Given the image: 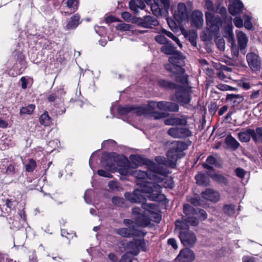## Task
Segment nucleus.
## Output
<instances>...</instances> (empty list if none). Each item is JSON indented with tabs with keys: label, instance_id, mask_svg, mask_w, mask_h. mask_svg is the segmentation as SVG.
Wrapping results in <instances>:
<instances>
[{
	"label": "nucleus",
	"instance_id": "nucleus-48",
	"mask_svg": "<svg viewBox=\"0 0 262 262\" xmlns=\"http://www.w3.org/2000/svg\"><path fill=\"white\" fill-rule=\"evenodd\" d=\"M162 179V178H161ZM153 183H155L157 184L159 183H163L162 184V186L165 188H172L173 187V183L172 182L171 179H167V178H162V181L159 182H157L156 181H154Z\"/></svg>",
	"mask_w": 262,
	"mask_h": 262
},
{
	"label": "nucleus",
	"instance_id": "nucleus-11",
	"mask_svg": "<svg viewBox=\"0 0 262 262\" xmlns=\"http://www.w3.org/2000/svg\"><path fill=\"white\" fill-rule=\"evenodd\" d=\"M115 167H119L118 171L121 175L127 176L131 169V163L125 156L117 154Z\"/></svg>",
	"mask_w": 262,
	"mask_h": 262
},
{
	"label": "nucleus",
	"instance_id": "nucleus-26",
	"mask_svg": "<svg viewBox=\"0 0 262 262\" xmlns=\"http://www.w3.org/2000/svg\"><path fill=\"white\" fill-rule=\"evenodd\" d=\"M66 92L63 88H60L55 90L47 97V100L49 102H53L57 100H60L64 95Z\"/></svg>",
	"mask_w": 262,
	"mask_h": 262
},
{
	"label": "nucleus",
	"instance_id": "nucleus-15",
	"mask_svg": "<svg viewBox=\"0 0 262 262\" xmlns=\"http://www.w3.org/2000/svg\"><path fill=\"white\" fill-rule=\"evenodd\" d=\"M171 11L173 14L174 19L167 18V21L168 26L172 30L176 29L178 26H180V3L177 5V10H174L173 6L171 7Z\"/></svg>",
	"mask_w": 262,
	"mask_h": 262
},
{
	"label": "nucleus",
	"instance_id": "nucleus-54",
	"mask_svg": "<svg viewBox=\"0 0 262 262\" xmlns=\"http://www.w3.org/2000/svg\"><path fill=\"white\" fill-rule=\"evenodd\" d=\"M155 39L156 42L161 45H165L168 42L169 40L166 38L164 36L162 35H158L155 36Z\"/></svg>",
	"mask_w": 262,
	"mask_h": 262
},
{
	"label": "nucleus",
	"instance_id": "nucleus-3",
	"mask_svg": "<svg viewBox=\"0 0 262 262\" xmlns=\"http://www.w3.org/2000/svg\"><path fill=\"white\" fill-rule=\"evenodd\" d=\"M145 3L150 5L151 10L155 16H166L168 14L170 1H129L128 6L132 11L138 14L140 9L145 8Z\"/></svg>",
	"mask_w": 262,
	"mask_h": 262
},
{
	"label": "nucleus",
	"instance_id": "nucleus-32",
	"mask_svg": "<svg viewBox=\"0 0 262 262\" xmlns=\"http://www.w3.org/2000/svg\"><path fill=\"white\" fill-rule=\"evenodd\" d=\"M181 219V222L182 223V229H183V224H189L192 226H196L199 223L198 218L193 216H189L185 219L182 218ZM187 226H188V225H186V228Z\"/></svg>",
	"mask_w": 262,
	"mask_h": 262
},
{
	"label": "nucleus",
	"instance_id": "nucleus-53",
	"mask_svg": "<svg viewBox=\"0 0 262 262\" xmlns=\"http://www.w3.org/2000/svg\"><path fill=\"white\" fill-rule=\"evenodd\" d=\"M150 113L152 114V116L156 120L165 118L167 115L166 113L154 111V110L150 111Z\"/></svg>",
	"mask_w": 262,
	"mask_h": 262
},
{
	"label": "nucleus",
	"instance_id": "nucleus-12",
	"mask_svg": "<svg viewBox=\"0 0 262 262\" xmlns=\"http://www.w3.org/2000/svg\"><path fill=\"white\" fill-rule=\"evenodd\" d=\"M117 153L106 152L103 155L101 159V164L102 166L108 171H115L117 167H115L116 158Z\"/></svg>",
	"mask_w": 262,
	"mask_h": 262
},
{
	"label": "nucleus",
	"instance_id": "nucleus-49",
	"mask_svg": "<svg viewBox=\"0 0 262 262\" xmlns=\"http://www.w3.org/2000/svg\"><path fill=\"white\" fill-rule=\"evenodd\" d=\"M164 123L167 125H180V118H169L164 120Z\"/></svg>",
	"mask_w": 262,
	"mask_h": 262
},
{
	"label": "nucleus",
	"instance_id": "nucleus-62",
	"mask_svg": "<svg viewBox=\"0 0 262 262\" xmlns=\"http://www.w3.org/2000/svg\"><path fill=\"white\" fill-rule=\"evenodd\" d=\"M197 214L200 215V219L202 221H204L207 218V212L203 209H199L198 211H197Z\"/></svg>",
	"mask_w": 262,
	"mask_h": 262
},
{
	"label": "nucleus",
	"instance_id": "nucleus-63",
	"mask_svg": "<svg viewBox=\"0 0 262 262\" xmlns=\"http://www.w3.org/2000/svg\"><path fill=\"white\" fill-rule=\"evenodd\" d=\"M236 175L239 178H243L245 175V171L244 170L241 168H237L235 170Z\"/></svg>",
	"mask_w": 262,
	"mask_h": 262
},
{
	"label": "nucleus",
	"instance_id": "nucleus-34",
	"mask_svg": "<svg viewBox=\"0 0 262 262\" xmlns=\"http://www.w3.org/2000/svg\"><path fill=\"white\" fill-rule=\"evenodd\" d=\"M226 143L233 150L237 149L240 145L238 141L231 135H228L226 138Z\"/></svg>",
	"mask_w": 262,
	"mask_h": 262
},
{
	"label": "nucleus",
	"instance_id": "nucleus-24",
	"mask_svg": "<svg viewBox=\"0 0 262 262\" xmlns=\"http://www.w3.org/2000/svg\"><path fill=\"white\" fill-rule=\"evenodd\" d=\"M181 34L186 38L188 39L193 46H196V38L198 37L196 31L193 29L186 30L181 26Z\"/></svg>",
	"mask_w": 262,
	"mask_h": 262
},
{
	"label": "nucleus",
	"instance_id": "nucleus-55",
	"mask_svg": "<svg viewBox=\"0 0 262 262\" xmlns=\"http://www.w3.org/2000/svg\"><path fill=\"white\" fill-rule=\"evenodd\" d=\"M201 37L203 41H210L212 39V34L207 30L203 32Z\"/></svg>",
	"mask_w": 262,
	"mask_h": 262
},
{
	"label": "nucleus",
	"instance_id": "nucleus-50",
	"mask_svg": "<svg viewBox=\"0 0 262 262\" xmlns=\"http://www.w3.org/2000/svg\"><path fill=\"white\" fill-rule=\"evenodd\" d=\"M112 203L116 206L123 207L124 204V200L119 196H113L112 199Z\"/></svg>",
	"mask_w": 262,
	"mask_h": 262
},
{
	"label": "nucleus",
	"instance_id": "nucleus-10",
	"mask_svg": "<svg viewBox=\"0 0 262 262\" xmlns=\"http://www.w3.org/2000/svg\"><path fill=\"white\" fill-rule=\"evenodd\" d=\"M207 30L212 34H218L220 27L222 26V20L219 17H214L212 13H205Z\"/></svg>",
	"mask_w": 262,
	"mask_h": 262
},
{
	"label": "nucleus",
	"instance_id": "nucleus-13",
	"mask_svg": "<svg viewBox=\"0 0 262 262\" xmlns=\"http://www.w3.org/2000/svg\"><path fill=\"white\" fill-rule=\"evenodd\" d=\"M190 126H181V158L184 156L182 150H185L191 145V141L189 139L192 136Z\"/></svg>",
	"mask_w": 262,
	"mask_h": 262
},
{
	"label": "nucleus",
	"instance_id": "nucleus-52",
	"mask_svg": "<svg viewBox=\"0 0 262 262\" xmlns=\"http://www.w3.org/2000/svg\"><path fill=\"white\" fill-rule=\"evenodd\" d=\"M162 32L165 35H166L168 37H170L172 40L175 41L177 45L180 47V40L177 37H176L171 32H170V31H168L164 29L162 30Z\"/></svg>",
	"mask_w": 262,
	"mask_h": 262
},
{
	"label": "nucleus",
	"instance_id": "nucleus-36",
	"mask_svg": "<svg viewBox=\"0 0 262 262\" xmlns=\"http://www.w3.org/2000/svg\"><path fill=\"white\" fill-rule=\"evenodd\" d=\"M254 134L252 135V140L257 143L260 142L262 143V127H258L254 129Z\"/></svg>",
	"mask_w": 262,
	"mask_h": 262
},
{
	"label": "nucleus",
	"instance_id": "nucleus-1",
	"mask_svg": "<svg viewBox=\"0 0 262 262\" xmlns=\"http://www.w3.org/2000/svg\"><path fill=\"white\" fill-rule=\"evenodd\" d=\"M159 173L148 170L142 171L136 170L134 172V176L137 179V183L141 187V189H136L132 192H126L124 196L127 201L132 203L141 202L145 200L143 193H148V197L149 200L157 202H162L165 199V195L161 194V188L162 186L152 182H149L148 180L159 182L162 179L158 176Z\"/></svg>",
	"mask_w": 262,
	"mask_h": 262
},
{
	"label": "nucleus",
	"instance_id": "nucleus-60",
	"mask_svg": "<svg viewBox=\"0 0 262 262\" xmlns=\"http://www.w3.org/2000/svg\"><path fill=\"white\" fill-rule=\"evenodd\" d=\"M52 48V42L51 41L46 39L42 43V49L45 50H51Z\"/></svg>",
	"mask_w": 262,
	"mask_h": 262
},
{
	"label": "nucleus",
	"instance_id": "nucleus-44",
	"mask_svg": "<svg viewBox=\"0 0 262 262\" xmlns=\"http://www.w3.org/2000/svg\"><path fill=\"white\" fill-rule=\"evenodd\" d=\"M223 210L225 213L228 215H233L235 213V206L232 204L225 205Z\"/></svg>",
	"mask_w": 262,
	"mask_h": 262
},
{
	"label": "nucleus",
	"instance_id": "nucleus-27",
	"mask_svg": "<svg viewBox=\"0 0 262 262\" xmlns=\"http://www.w3.org/2000/svg\"><path fill=\"white\" fill-rule=\"evenodd\" d=\"M233 3L229 6V11L232 15H236L242 12L244 5L242 1H232Z\"/></svg>",
	"mask_w": 262,
	"mask_h": 262
},
{
	"label": "nucleus",
	"instance_id": "nucleus-43",
	"mask_svg": "<svg viewBox=\"0 0 262 262\" xmlns=\"http://www.w3.org/2000/svg\"><path fill=\"white\" fill-rule=\"evenodd\" d=\"M17 61L20 66V68L18 69V72L19 74H21L24 71L27 67V62L26 61L25 56H20Z\"/></svg>",
	"mask_w": 262,
	"mask_h": 262
},
{
	"label": "nucleus",
	"instance_id": "nucleus-9",
	"mask_svg": "<svg viewBox=\"0 0 262 262\" xmlns=\"http://www.w3.org/2000/svg\"><path fill=\"white\" fill-rule=\"evenodd\" d=\"M158 85L164 90H176L175 94L170 97V100L173 102H180V84H176L169 80L160 79L158 81Z\"/></svg>",
	"mask_w": 262,
	"mask_h": 262
},
{
	"label": "nucleus",
	"instance_id": "nucleus-14",
	"mask_svg": "<svg viewBox=\"0 0 262 262\" xmlns=\"http://www.w3.org/2000/svg\"><path fill=\"white\" fill-rule=\"evenodd\" d=\"M184 229L183 231L181 222V243L185 246L191 247L194 245L196 237L192 231L188 229V226Z\"/></svg>",
	"mask_w": 262,
	"mask_h": 262
},
{
	"label": "nucleus",
	"instance_id": "nucleus-16",
	"mask_svg": "<svg viewBox=\"0 0 262 262\" xmlns=\"http://www.w3.org/2000/svg\"><path fill=\"white\" fill-rule=\"evenodd\" d=\"M247 61L250 69L254 71L260 70L261 61L259 56L253 52H250L247 55Z\"/></svg>",
	"mask_w": 262,
	"mask_h": 262
},
{
	"label": "nucleus",
	"instance_id": "nucleus-47",
	"mask_svg": "<svg viewBox=\"0 0 262 262\" xmlns=\"http://www.w3.org/2000/svg\"><path fill=\"white\" fill-rule=\"evenodd\" d=\"M36 167L35 161L33 159H30L28 164H26V171L28 172H33Z\"/></svg>",
	"mask_w": 262,
	"mask_h": 262
},
{
	"label": "nucleus",
	"instance_id": "nucleus-45",
	"mask_svg": "<svg viewBox=\"0 0 262 262\" xmlns=\"http://www.w3.org/2000/svg\"><path fill=\"white\" fill-rule=\"evenodd\" d=\"M244 26L248 30H252L253 29V25L251 22L252 16L251 15L244 14Z\"/></svg>",
	"mask_w": 262,
	"mask_h": 262
},
{
	"label": "nucleus",
	"instance_id": "nucleus-21",
	"mask_svg": "<svg viewBox=\"0 0 262 262\" xmlns=\"http://www.w3.org/2000/svg\"><path fill=\"white\" fill-rule=\"evenodd\" d=\"M81 23L80 15L78 13L75 14L70 18L64 29L66 30H75Z\"/></svg>",
	"mask_w": 262,
	"mask_h": 262
},
{
	"label": "nucleus",
	"instance_id": "nucleus-17",
	"mask_svg": "<svg viewBox=\"0 0 262 262\" xmlns=\"http://www.w3.org/2000/svg\"><path fill=\"white\" fill-rule=\"evenodd\" d=\"M203 14L199 10H194L192 12L190 17L191 25L196 28H201L203 25Z\"/></svg>",
	"mask_w": 262,
	"mask_h": 262
},
{
	"label": "nucleus",
	"instance_id": "nucleus-38",
	"mask_svg": "<svg viewBox=\"0 0 262 262\" xmlns=\"http://www.w3.org/2000/svg\"><path fill=\"white\" fill-rule=\"evenodd\" d=\"M134 108L135 110L134 111H136V113L138 116H141L147 112H150V111L154 110V107L149 104H148L146 107L134 106Z\"/></svg>",
	"mask_w": 262,
	"mask_h": 262
},
{
	"label": "nucleus",
	"instance_id": "nucleus-59",
	"mask_svg": "<svg viewBox=\"0 0 262 262\" xmlns=\"http://www.w3.org/2000/svg\"><path fill=\"white\" fill-rule=\"evenodd\" d=\"M215 41L217 48L220 50L223 51L225 49V41L223 38L216 39Z\"/></svg>",
	"mask_w": 262,
	"mask_h": 262
},
{
	"label": "nucleus",
	"instance_id": "nucleus-61",
	"mask_svg": "<svg viewBox=\"0 0 262 262\" xmlns=\"http://www.w3.org/2000/svg\"><path fill=\"white\" fill-rule=\"evenodd\" d=\"M233 21L236 27L241 28L243 27V20L241 17L236 16Z\"/></svg>",
	"mask_w": 262,
	"mask_h": 262
},
{
	"label": "nucleus",
	"instance_id": "nucleus-51",
	"mask_svg": "<svg viewBox=\"0 0 262 262\" xmlns=\"http://www.w3.org/2000/svg\"><path fill=\"white\" fill-rule=\"evenodd\" d=\"M168 134L174 137V138H180V130L179 128H170L168 130Z\"/></svg>",
	"mask_w": 262,
	"mask_h": 262
},
{
	"label": "nucleus",
	"instance_id": "nucleus-31",
	"mask_svg": "<svg viewBox=\"0 0 262 262\" xmlns=\"http://www.w3.org/2000/svg\"><path fill=\"white\" fill-rule=\"evenodd\" d=\"M196 183L199 185L207 186L209 184V178L204 173H199L195 177Z\"/></svg>",
	"mask_w": 262,
	"mask_h": 262
},
{
	"label": "nucleus",
	"instance_id": "nucleus-20",
	"mask_svg": "<svg viewBox=\"0 0 262 262\" xmlns=\"http://www.w3.org/2000/svg\"><path fill=\"white\" fill-rule=\"evenodd\" d=\"M231 17L229 18V24H228L224 28L223 36L227 38L228 41L230 42L232 45L235 43L234 36L233 32V26L231 22Z\"/></svg>",
	"mask_w": 262,
	"mask_h": 262
},
{
	"label": "nucleus",
	"instance_id": "nucleus-33",
	"mask_svg": "<svg viewBox=\"0 0 262 262\" xmlns=\"http://www.w3.org/2000/svg\"><path fill=\"white\" fill-rule=\"evenodd\" d=\"M216 162L217 161L215 157L212 156H209L206 160V163H203L202 166L209 170H213V167L212 165H214L216 166Z\"/></svg>",
	"mask_w": 262,
	"mask_h": 262
},
{
	"label": "nucleus",
	"instance_id": "nucleus-23",
	"mask_svg": "<svg viewBox=\"0 0 262 262\" xmlns=\"http://www.w3.org/2000/svg\"><path fill=\"white\" fill-rule=\"evenodd\" d=\"M236 36L240 51L242 54H245L246 53L245 49L247 47L248 40V37L242 31H237L236 32Z\"/></svg>",
	"mask_w": 262,
	"mask_h": 262
},
{
	"label": "nucleus",
	"instance_id": "nucleus-39",
	"mask_svg": "<svg viewBox=\"0 0 262 262\" xmlns=\"http://www.w3.org/2000/svg\"><path fill=\"white\" fill-rule=\"evenodd\" d=\"M35 108V105L34 104H30L26 107H22L20 109L19 115L24 114L31 115L33 113Z\"/></svg>",
	"mask_w": 262,
	"mask_h": 262
},
{
	"label": "nucleus",
	"instance_id": "nucleus-19",
	"mask_svg": "<svg viewBox=\"0 0 262 262\" xmlns=\"http://www.w3.org/2000/svg\"><path fill=\"white\" fill-rule=\"evenodd\" d=\"M157 107L160 110L168 112H178L179 108V105L177 103L166 101L157 102Z\"/></svg>",
	"mask_w": 262,
	"mask_h": 262
},
{
	"label": "nucleus",
	"instance_id": "nucleus-28",
	"mask_svg": "<svg viewBox=\"0 0 262 262\" xmlns=\"http://www.w3.org/2000/svg\"><path fill=\"white\" fill-rule=\"evenodd\" d=\"M195 259L193 252L189 248L181 250V262H192Z\"/></svg>",
	"mask_w": 262,
	"mask_h": 262
},
{
	"label": "nucleus",
	"instance_id": "nucleus-7",
	"mask_svg": "<svg viewBox=\"0 0 262 262\" xmlns=\"http://www.w3.org/2000/svg\"><path fill=\"white\" fill-rule=\"evenodd\" d=\"M192 93V87L189 84L188 76L185 74L184 69L181 67V106L189 110L194 109V107L190 104Z\"/></svg>",
	"mask_w": 262,
	"mask_h": 262
},
{
	"label": "nucleus",
	"instance_id": "nucleus-6",
	"mask_svg": "<svg viewBox=\"0 0 262 262\" xmlns=\"http://www.w3.org/2000/svg\"><path fill=\"white\" fill-rule=\"evenodd\" d=\"M175 142L177 143V147L170 148L168 150L167 159L161 156H157L155 158V160L158 163L156 165L163 167L168 171L169 170L165 167H174L176 165V161L180 157V141Z\"/></svg>",
	"mask_w": 262,
	"mask_h": 262
},
{
	"label": "nucleus",
	"instance_id": "nucleus-37",
	"mask_svg": "<svg viewBox=\"0 0 262 262\" xmlns=\"http://www.w3.org/2000/svg\"><path fill=\"white\" fill-rule=\"evenodd\" d=\"M146 200L145 199L144 201L141 202L142 204V208L145 209V212L147 213L149 215L152 213H154V210L156 209L157 206L154 204H145L144 202Z\"/></svg>",
	"mask_w": 262,
	"mask_h": 262
},
{
	"label": "nucleus",
	"instance_id": "nucleus-29",
	"mask_svg": "<svg viewBox=\"0 0 262 262\" xmlns=\"http://www.w3.org/2000/svg\"><path fill=\"white\" fill-rule=\"evenodd\" d=\"M244 98L242 95L239 94H228L226 96V100L232 103L233 106H237L243 101Z\"/></svg>",
	"mask_w": 262,
	"mask_h": 262
},
{
	"label": "nucleus",
	"instance_id": "nucleus-40",
	"mask_svg": "<svg viewBox=\"0 0 262 262\" xmlns=\"http://www.w3.org/2000/svg\"><path fill=\"white\" fill-rule=\"evenodd\" d=\"M134 110V105H128L124 106H119L118 107L117 112L118 113L121 115H126Z\"/></svg>",
	"mask_w": 262,
	"mask_h": 262
},
{
	"label": "nucleus",
	"instance_id": "nucleus-42",
	"mask_svg": "<svg viewBox=\"0 0 262 262\" xmlns=\"http://www.w3.org/2000/svg\"><path fill=\"white\" fill-rule=\"evenodd\" d=\"M183 212L186 215L197 214V210L189 204L184 205Z\"/></svg>",
	"mask_w": 262,
	"mask_h": 262
},
{
	"label": "nucleus",
	"instance_id": "nucleus-35",
	"mask_svg": "<svg viewBox=\"0 0 262 262\" xmlns=\"http://www.w3.org/2000/svg\"><path fill=\"white\" fill-rule=\"evenodd\" d=\"M211 178L213 181L222 185H227L229 183L227 178L221 174L215 173Z\"/></svg>",
	"mask_w": 262,
	"mask_h": 262
},
{
	"label": "nucleus",
	"instance_id": "nucleus-46",
	"mask_svg": "<svg viewBox=\"0 0 262 262\" xmlns=\"http://www.w3.org/2000/svg\"><path fill=\"white\" fill-rule=\"evenodd\" d=\"M79 1H67V6L71 9V12L68 14L74 13L78 9Z\"/></svg>",
	"mask_w": 262,
	"mask_h": 262
},
{
	"label": "nucleus",
	"instance_id": "nucleus-64",
	"mask_svg": "<svg viewBox=\"0 0 262 262\" xmlns=\"http://www.w3.org/2000/svg\"><path fill=\"white\" fill-rule=\"evenodd\" d=\"M105 21L107 24L119 21V19L114 16L110 15L105 18Z\"/></svg>",
	"mask_w": 262,
	"mask_h": 262
},
{
	"label": "nucleus",
	"instance_id": "nucleus-8",
	"mask_svg": "<svg viewBox=\"0 0 262 262\" xmlns=\"http://www.w3.org/2000/svg\"><path fill=\"white\" fill-rule=\"evenodd\" d=\"M124 224L127 228H120L115 230V233L122 237L129 238L132 237H144L146 232L136 228L135 223L132 220L124 219L123 220Z\"/></svg>",
	"mask_w": 262,
	"mask_h": 262
},
{
	"label": "nucleus",
	"instance_id": "nucleus-41",
	"mask_svg": "<svg viewBox=\"0 0 262 262\" xmlns=\"http://www.w3.org/2000/svg\"><path fill=\"white\" fill-rule=\"evenodd\" d=\"M137 242L136 239L134 241L130 242L128 244V248L129 250H130V252L135 255H138L140 250L138 249V246L137 245Z\"/></svg>",
	"mask_w": 262,
	"mask_h": 262
},
{
	"label": "nucleus",
	"instance_id": "nucleus-56",
	"mask_svg": "<svg viewBox=\"0 0 262 262\" xmlns=\"http://www.w3.org/2000/svg\"><path fill=\"white\" fill-rule=\"evenodd\" d=\"M119 29L121 31H133L134 26L130 24H121L119 25Z\"/></svg>",
	"mask_w": 262,
	"mask_h": 262
},
{
	"label": "nucleus",
	"instance_id": "nucleus-18",
	"mask_svg": "<svg viewBox=\"0 0 262 262\" xmlns=\"http://www.w3.org/2000/svg\"><path fill=\"white\" fill-rule=\"evenodd\" d=\"M149 215L144 211L143 213L139 214L138 215L135 216L134 219L135 220V225L136 224L139 227H145L148 226L150 224L151 219L149 216Z\"/></svg>",
	"mask_w": 262,
	"mask_h": 262
},
{
	"label": "nucleus",
	"instance_id": "nucleus-4",
	"mask_svg": "<svg viewBox=\"0 0 262 262\" xmlns=\"http://www.w3.org/2000/svg\"><path fill=\"white\" fill-rule=\"evenodd\" d=\"M132 162L131 168H137L139 165H146L148 169L159 173L160 175L167 177L169 172L163 167L157 165L152 161L145 158L141 155H132L129 157Z\"/></svg>",
	"mask_w": 262,
	"mask_h": 262
},
{
	"label": "nucleus",
	"instance_id": "nucleus-58",
	"mask_svg": "<svg viewBox=\"0 0 262 262\" xmlns=\"http://www.w3.org/2000/svg\"><path fill=\"white\" fill-rule=\"evenodd\" d=\"M109 171L103 169H99L97 171V174L101 177L112 178L113 176Z\"/></svg>",
	"mask_w": 262,
	"mask_h": 262
},
{
	"label": "nucleus",
	"instance_id": "nucleus-5",
	"mask_svg": "<svg viewBox=\"0 0 262 262\" xmlns=\"http://www.w3.org/2000/svg\"><path fill=\"white\" fill-rule=\"evenodd\" d=\"M121 17L127 22H130L137 26L144 28H152L159 25L158 19L151 15H145L142 17L133 16L130 13L124 11L121 13Z\"/></svg>",
	"mask_w": 262,
	"mask_h": 262
},
{
	"label": "nucleus",
	"instance_id": "nucleus-2",
	"mask_svg": "<svg viewBox=\"0 0 262 262\" xmlns=\"http://www.w3.org/2000/svg\"><path fill=\"white\" fill-rule=\"evenodd\" d=\"M161 52L166 55H170L169 63L164 65L165 69L170 73L169 77L176 82H180V52L170 40L160 48Z\"/></svg>",
	"mask_w": 262,
	"mask_h": 262
},
{
	"label": "nucleus",
	"instance_id": "nucleus-57",
	"mask_svg": "<svg viewBox=\"0 0 262 262\" xmlns=\"http://www.w3.org/2000/svg\"><path fill=\"white\" fill-rule=\"evenodd\" d=\"M138 249L140 250L141 249L143 251H146V243L144 239H136Z\"/></svg>",
	"mask_w": 262,
	"mask_h": 262
},
{
	"label": "nucleus",
	"instance_id": "nucleus-22",
	"mask_svg": "<svg viewBox=\"0 0 262 262\" xmlns=\"http://www.w3.org/2000/svg\"><path fill=\"white\" fill-rule=\"evenodd\" d=\"M201 195L204 199L214 203L218 202L220 198L219 192L211 189H206L201 193Z\"/></svg>",
	"mask_w": 262,
	"mask_h": 262
},
{
	"label": "nucleus",
	"instance_id": "nucleus-25",
	"mask_svg": "<svg viewBox=\"0 0 262 262\" xmlns=\"http://www.w3.org/2000/svg\"><path fill=\"white\" fill-rule=\"evenodd\" d=\"M254 134V129H242L238 133V138L242 142H248Z\"/></svg>",
	"mask_w": 262,
	"mask_h": 262
},
{
	"label": "nucleus",
	"instance_id": "nucleus-30",
	"mask_svg": "<svg viewBox=\"0 0 262 262\" xmlns=\"http://www.w3.org/2000/svg\"><path fill=\"white\" fill-rule=\"evenodd\" d=\"M39 121L40 124L44 126H50L52 124L53 119L49 116L48 112L45 111L39 116Z\"/></svg>",
	"mask_w": 262,
	"mask_h": 262
}]
</instances>
